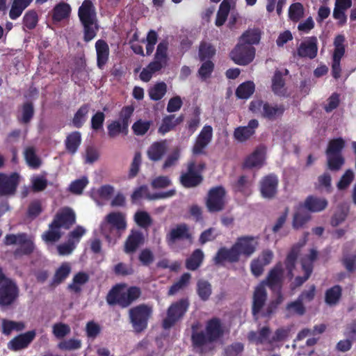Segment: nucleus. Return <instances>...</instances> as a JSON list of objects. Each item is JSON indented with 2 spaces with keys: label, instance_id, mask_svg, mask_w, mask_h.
<instances>
[{
  "label": "nucleus",
  "instance_id": "64",
  "mask_svg": "<svg viewBox=\"0 0 356 356\" xmlns=\"http://www.w3.org/2000/svg\"><path fill=\"white\" fill-rule=\"evenodd\" d=\"M310 216L304 212L298 211L296 212L293 215L292 227L295 229H299L309 220Z\"/></svg>",
  "mask_w": 356,
  "mask_h": 356
},
{
  "label": "nucleus",
  "instance_id": "22",
  "mask_svg": "<svg viewBox=\"0 0 356 356\" xmlns=\"http://www.w3.org/2000/svg\"><path fill=\"white\" fill-rule=\"evenodd\" d=\"M278 179L275 175L265 176L260 181V191L265 198H273L277 193Z\"/></svg>",
  "mask_w": 356,
  "mask_h": 356
},
{
  "label": "nucleus",
  "instance_id": "27",
  "mask_svg": "<svg viewBox=\"0 0 356 356\" xmlns=\"http://www.w3.org/2000/svg\"><path fill=\"white\" fill-rule=\"evenodd\" d=\"M183 120L184 116L182 115L177 118H176L174 114L166 115L163 118L161 124L158 129V132L161 135H165L174 129L178 124L181 123Z\"/></svg>",
  "mask_w": 356,
  "mask_h": 356
},
{
  "label": "nucleus",
  "instance_id": "61",
  "mask_svg": "<svg viewBox=\"0 0 356 356\" xmlns=\"http://www.w3.org/2000/svg\"><path fill=\"white\" fill-rule=\"evenodd\" d=\"M71 332L69 325L64 323H56L52 326V333L57 339H63Z\"/></svg>",
  "mask_w": 356,
  "mask_h": 356
},
{
  "label": "nucleus",
  "instance_id": "54",
  "mask_svg": "<svg viewBox=\"0 0 356 356\" xmlns=\"http://www.w3.org/2000/svg\"><path fill=\"white\" fill-rule=\"evenodd\" d=\"M304 15V8L301 3H292L289 8V17L293 22H298Z\"/></svg>",
  "mask_w": 356,
  "mask_h": 356
},
{
  "label": "nucleus",
  "instance_id": "37",
  "mask_svg": "<svg viewBox=\"0 0 356 356\" xmlns=\"http://www.w3.org/2000/svg\"><path fill=\"white\" fill-rule=\"evenodd\" d=\"M299 252L300 250L298 247H292L289 253L287 254L286 259L284 261L285 267L288 272L287 276L290 280H291L293 277V271L296 267V264L297 261Z\"/></svg>",
  "mask_w": 356,
  "mask_h": 356
},
{
  "label": "nucleus",
  "instance_id": "30",
  "mask_svg": "<svg viewBox=\"0 0 356 356\" xmlns=\"http://www.w3.org/2000/svg\"><path fill=\"white\" fill-rule=\"evenodd\" d=\"M104 219L121 233L127 228L125 216L121 212H111L105 216Z\"/></svg>",
  "mask_w": 356,
  "mask_h": 356
},
{
  "label": "nucleus",
  "instance_id": "53",
  "mask_svg": "<svg viewBox=\"0 0 356 356\" xmlns=\"http://www.w3.org/2000/svg\"><path fill=\"white\" fill-rule=\"evenodd\" d=\"M327 166L331 171H339L345 163V159L342 154L326 155Z\"/></svg>",
  "mask_w": 356,
  "mask_h": 356
},
{
  "label": "nucleus",
  "instance_id": "38",
  "mask_svg": "<svg viewBox=\"0 0 356 356\" xmlns=\"http://www.w3.org/2000/svg\"><path fill=\"white\" fill-rule=\"evenodd\" d=\"M270 329L268 326L261 327L258 332L252 331L248 334L250 341H254L257 344H264L270 339Z\"/></svg>",
  "mask_w": 356,
  "mask_h": 356
},
{
  "label": "nucleus",
  "instance_id": "18",
  "mask_svg": "<svg viewBox=\"0 0 356 356\" xmlns=\"http://www.w3.org/2000/svg\"><path fill=\"white\" fill-rule=\"evenodd\" d=\"M175 194V190H170L166 192L150 194L149 193L148 187L146 185H143L134 190L131 194V198L132 202H135L136 200H138L143 197L147 200H153L168 198L173 196Z\"/></svg>",
  "mask_w": 356,
  "mask_h": 356
},
{
  "label": "nucleus",
  "instance_id": "36",
  "mask_svg": "<svg viewBox=\"0 0 356 356\" xmlns=\"http://www.w3.org/2000/svg\"><path fill=\"white\" fill-rule=\"evenodd\" d=\"M89 111L90 105L88 104L81 105L76 111L72 120L73 127L78 129L81 128L87 120Z\"/></svg>",
  "mask_w": 356,
  "mask_h": 356
},
{
  "label": "nucleus",
  "instance_id": "47",
  "mask_svg": "<svg viewBox=\"0 0 356 356\" xmlns=\"http://www.w3.org/2000/svg\"><path fill=\"white\" fill-rule=\"evenodd\" d=\"M1 327L3 334L10 335L13 330L17 332L22 331L25 328V324L22 321L17 322L3 319L2 321Z\"/></svg>",
  "mask_w": 356,
  "mask_h": 356
},
{
  "label": "nucleus",
  "instance_id": "21",
  "mask_svg": "<svg viewBox=\"0 0 356 356\" xmlns=\"http://www.w3.org/2000/svg\"><path fill=\"white\" fill-rule=\"evenodd\" d=\"M240 258L234 245L230 248L222 247L218 249L213 260L216 265L222 266L225 261L237 263Z\"/></svg>",
  "mask_w": 356,
  "mask_h": 356
},
{
  "label": "nucleus",
  "instance_id": "29",
  "mask_svg": "<svg viewBox=\"0 0 356 356\" xmlns=\"http://www.w3.org/2000/svg\"><path fill=\"white\" fill-rule=\"evenodd\" d=\"M100 232L104 236L108 243L115 244L117 239L120 238L122 233L111 226L106 220H104L100 225Z\"/></svg>",
  "mask_w": 356,
  "mask_h": 356
},
{
  "label": "nucleus",
  "instance_id": "9",
  "mask_svg": "<svg viewBox=\"0 0 356 356\" xmlns=\"http://www.w3.org/2000/svg\"><path fill=\"white\" fill-rule=\"evenodd\" d=\"M190 306L187 298H181L172 302L167 309L166 317L163 320L162 326L164 329H170L183 318Z\"/></svg>",
  "mask_w": 356,
  "mask_h": 356
},
{
  "label": "nucleus",
  "instance_id": "14",
  "mask_svg": "<svg viewBox=\"0 0 356 356\" xmlns=\"http://www.w3.org/2000/svg\"><path fill=\"white\" fill-rule=\"evenodd\" d=\"M233 245L239 257L242 255L248 258L256 251L258 242L254 236H243L238 237Z\"/></svg>",
  "mask_w": 356,
  "mask_h": 356
},
{
  "label": "nucleus",
  "instance_id": "45",
  "mask_svg": "<svg viewBox=\"0 0 356 356\" xmlns=\"http://www.w3.org/2000/svg\"><path fill=\"white\" fill-rule=\"evenodd\" d=\"M196 291L200 300L207 301L212 293L211 284L207 280H200L197 282Z\"/></svg>",
  "mask_w": 356,
  "mask_h": 356
},
{
  "label": "nucleus",
  "instance_id": "11",
  "mask_svg": "<svg viewBox=\"0 0 356 356\" xmlns=\"http://www.w3.org/2000/svg\"><path fill=\"white\" fill-rule=\"evenodd\" d=\"M255 48L252 46L239 43L230 52L229 56L234 63L247 65L254 58Z\"/></svg>",
  "mask_w": 356,
  "mask_h": 356
},
{
  "label": "nucleus",
  "instance_id": "41",
  "mask_svg": "<svg viewBox=\"0 0 356 356\" xmlns=\"http://www.w3.org/2000/svg\"><path fill=\"white\" fill-rule=\"evenodd\" d=\"M230 2L228 0H223L221 2L216 14L215 22L216 26L220 27L225 23L230 11Z\"/></svg>",
  "mask_w": 356,
  "mask_h": 356
},
{
  "label": "nucleus",
  "instance_id": "32",
  "mask_svg": "<svg viewBox=\"0 0 356 356\" xmlns=\"http://www.w3.org/2000/svg\"><path fill=\"white\" fill-rule=\"evenodd\" d=\"M81 143V134L74 131L69 134L65 140L66 151L70 154H74Z\"/></svg>",
  "mask_w": 356,
  "mask_h": 356
},
{
  "label": "nucleus",
  "instance_id": "42",
  "mask_svg": "<svg viewBox=\"0 0 356 356\" xmlns=\"http://www.w3.org/2000/svg\"><path fill=\"white\" fill-rule=\"evenodd\" d=\"M345 140L342 138H337L329 141L325 150L326 155L342 154V150L345 147Z\"/></svg>",
  "mask_w": 356,
  "mask_h": 356
},
{
  "label": "nucleus",
  "instance_id": "58",
  "mask_svg": "<svg viewBox=\"0 0 356 356\" xmlns=\"http://www.w3.org/2000/svg\"><path fill=\"white\" fill-rule=\"evenodd\" d=\"M136 223L140 227L147 228L152 223V219L147 211H138L134 215Z\"/></svg>",
  "mask_w": 356,
  "mask_h": 356
},
{
  "label": "nucleus",
  "instance_id": "44",
  "mask_svg": "<svg viewBox=\"0 0 356 356\" xmlns=\"http://www.w3.org/2000/svg\"><path fill=\"white\" fill-rule=\"evenodd\" d=\"M284 297L282 294V293L280 291L275 300H273L269 302L267 307L264 311H261L257 314V318H254L255 320H257L259 318V314H261V316L262 317L265 318H269L272 314L275 313L276 310L277 309L279 305L283 302Z\"/></svg>",
  "mask_w": 356,
  "mask_h": 356
},
{
  "label": "nucleus",
  "instance_id": "3",
  "mask_svg": "<svg viewBox=\"0 0 356 356\" xmlns=\"http://www.w3.org/2000/svg\"><path fill=\"white\" fill-rule=\"evenodd\" d=\"M78 16L83 27V40H92L98 31L97 17L95 6L91 0H84L78 10Z\"/></svg>",
  "mask_w": 356,
  "mask_h": 356
},
{
  "label": "nucleus",
  "instance_id": "17",
  "mask_svg": "<svg viewBox=\"0 0 356 356\" xmlns=\"http://www.w3.org/2000/svg\"><path fill=\"white\" fill-rule=\"evenodd\" d=\"M318 54V39L316 36L307 38L297 48V54L300 58L314 59Z\"/></svg>",
  "mask_w": 356,
  "mask_h": 356
},
{
  "label": "nucleus",
  "instance_id": "16",
  "mask_svg": "<svg viewBox=\"0 0 356 356\" xmlns=\"http://www.w3.org/2000/svg\"><path fill=\"white\" fill-rule=\"evenodd\" d=\"M213 129L210 125H204L197 136L193 147V153L195 155L205 154L204 149L211 141Z\"/></svg>",
  "mask_w": 356,
  "mask_h": 356
},
{
  "label": "nucleus",
  "instance_id": "28",
  "mask_svg": "<svg viewBox=\"0 0 356 356\" xmlns=\"http://www.w3.org/2000/svg\"><path fill=\"white\" fill-rule=\"evenodd\" d=\"M264 161V151L261 147H257L244 161L243 166L244 168H252L260 167Z\"/></svg>",
  "mask_w": 356,
  "mask_h": 356
},
{
  "label": "nucleus",
  "instance_id": "1",
  "mask_svg": "<svg viewBox=\"0 0 356 356\" xmlns=\"http://www.w3.org/2000/svg\"><path fill=\"white\" fill-rule=\"evenodd\" d=\"M284 269L282 262H277L271 268L265 280L254 289L252 296V314L253 317L257 318V314L263 309L267 300V291L264 284L273 291L278 289L280 291L283 283Z\"/></svg>",
  "mask_w": 356,
  "mask_h": 356
},
{
  "label": "nucleus",
  "instance_id": "25",
  "mask_svg": "<svg viewBox=\"0 0 356 356\" xmlns=\"http://www.w3.org/2000/svg\"><path fill=\"white\" fill-rule=\"evenodd\" d=\"M97 52V65L99 69H103L108 60L109 47L104 40H98L95 42Z\"/></svg>",
  "mask_w": 356,
  "mask_h": 356
},
{
  "label": "nucleus",
  "instance_id": "51",
  "mask_svg": "<svg viewBox=\"0 0 356 356\" xmlns=\"http://www.w3.org/2000/svg\"><path fill=\"white\" fill-rule=\"evenodd\" d=\"M58 227H54L51 222L49 225V229L45 231L42 238L46 243H55L60 240L62 233Z\"/></svg>",
  "mask_w": 356,
  "mask_h": 356
},
{
  "label": "nucleus",
  "instance_id": "5",
  "mask_svg": "<svg viewBox=\"0 0 356 356\" xmlns=\"http://www.w3.org/2000/svg\"><path fill=\"white\" fill-rule=\"evenodd\" d=\"M133 106L122 107L119 113V119L112 121L107 126L108 136L111 138H115L120 134L127 136L129 133L130 119L134 113Z\"/></svg>",
  "mask_w": 356,
  "mask_h": 356
},
{
  "label": "nucleus",
  "instance_id": "15",
  "mask_svg": "<svg viewBox=\"0 0 356 356\" xmlns=\"http://www.w3.org/2000/svg\"><path fill=\"white\" fill-rule=\"evenodd\" d=\"M19 181V176L17 172H13L10 175L0 172V195L15 194Z\"/></svg>",
  "mask_w": 356,
  "mask_h": 356
},
{
  "label": "nucleus",
  "instance_id": "39",
  "mask_svg": "<svg viewBox=\"0 0 356 356\" xmlns=\"http://www.w3.org/2000/svg\"><path fill=\"white\" fill-rule=\"evenodd\" d=\"M204 255L201 249L195 250L186 260V268L190 270H197L202 264Z\"/></svg>",
  "mask_w": 356,
  "mask_h": 356
},
{
  "label": "nucleus",
  "instance_id": "48",
  "mask_svg": "<svg viewBox=\"0 0 356 356\" xmlns=\"http://www.w3.org/2000/svg\"><path fill=\"white\" fill-rule=\"evenodd\" d=\"M165 152V147L162 143H154L147 151L150 160L158 161L161 159Z\"/></svg>",
  "mask_w": 356,
  "mask_h": 356
},
{
  "label": "nucleus",
  "instance_id": "57",
  "mask_svg": "<svg viewBox=\"0 0 356 356\" xmlns=\"http://www.w3.org/2000/svg\"><path fill=\"white\" fill-rule=\"evenodd\" d=\"M302 268L305 272L304 276H298L295 278L296 286H300L302 285L311 276L313 272L314 266L311 263H307L305 261L301 262Z\"/></svg>",
  "mask_w": 356,
  "mask_h": 356
},
{
  "label": "nucleus",
  "instance_id": "2",
  "mask_svg": "<svg viewBox=\"0 0 356 356\" xmlns=\"http://www.w3.org/2000/svg\"><path fill=\"white\" fill-rule=\"evenodd\" d=\"M199 323L191 325V343L194 349H200V353H204V348L218 341L224 334V329L221 320L213 317L208 320L205 325L204 331H198Z\"/></svg>",
  "mask_w": 356,
  "mask_h": 356
},
{
  "label": "nucleus",
  "instance_id": "55",
  "mask_svg": "<svg viewBox=\"0 0 356 356\" xmlns=\"http://www.w3.org/2000/svg\"><path fill=\"white\" fill-rule=\"evenodd\" d=\"M24 157L28 165L33 168L38 169L41 165V161L36 155L33 147H28L24 152Z\"/></svg>",
  "mask_w": 356,
  "mask_h": 356
},
{
  "label": "nucleus",
  "instance_id": "4",
  "mask_svg": "<svg viewBox=\"0 0 356 356\" xmlns=\"http://www.w3.org/2000/svg\"><path fill=\"white\" fill-rule=\"evenodd\" d=\"M19 292L16 282L6 277L0 268V306L7 307L13 305L17 299Z\"/></svg>",
  "mask_w": 356,
  "mask_h": 356
},
{
  "label": "nucleus",
  "instance_id": "13",
  "mask_svg": "<svg viewBox=\"0 0 356 356\" xmlns=\"http://www.w3.org/2000/svg\"><path fill=\"white\" fill-rule=\"evenodd\" d=\"M76 222V213L72 209L65 207L60 209L51 221V225L70 229Z\"/></svg>",
  "mask_w": 356,
  "mask_h": 356
},
{
  "label": "nucleus",
  "instance_id": "46",
  "mask_svg": "<svg viewBox=\"0 0 356 356\" xmlns=\"http://www.w3.org/2000/svg\"><path fill=\"white\" fill-rule=\"evenodd\" d=\"M166 92L167 85L163 81L156 83L148 90L149 98L154 101H159L165 95Z\"/></svg>",
  "mask_w": 356,
  "mask_h": 356
},
{
  "label": "nucleus",
  "instance_id": "62",
  "mask_svg": "<svg viewBox=\"0 0 356 356\" xmlns=\"http://www.w3.org/2000/svg\"><path fill=\"white\" fill-rule=\"evenodd\" d=\"M38 22V16L37 13L33 10L26 12L23 17V24L29 30L35 28Z\"/></svg>",
  "mask_w": 356,
  "mask_h": 356
},
{
  "label": "nucleus",
  "instance_id": "59",
  "mask_svg": "<svg viewBox=\"0 0 356 356\" xmlns=\"http://www.w3.org/2000/svg\"><path fill=\"white\" fill-rule=\"evenodd\" d=\"M286 309L289 314H297L299 316H302L306 311L302 301L298 298L296 300L288 303Z\"/></svg>",
  "mask_w": 356,
  "mask_h": 356
},
{
  "label": "nucleus",
  "instance_id": "19",
  "mask_svg": "<svg viewBox=\"0 0 356 356\" xmlns=\"http://www.w3.org/2000/svg\"><path fill=\"white\" fill-rule=\"evenodd\" d=\"M36 336L35 330L18 334L8 343V348L13 351H18L29 347Z\"/></svg>",
  "mask_w": 356,
  "mask_h": 356
},
{
  "label": "nucleus",
  "instance_id": "20",
  "mask_svg": "<svg viewBox=\"0 0 356 356\" xmlns=\"http://www.w3.org/2000/svg\"><path fill=\"white\" fill-rule=\"evenodd\" d=\"M192 238L193 236L190 232L189 227L186 223L178 224L166 235V241L168 245H172L177 241H191Z\"/></svg>",
  "mask_w": 356,
  "mask_h": 356
},
{
  "label": "nucleus",
  "instance_id": "26",
  "mask_svg": "<svg viewBox=\"0 0 356 356\" xmlns=\"http://www.w3.org/2000/svg\"><path fill=\"white\" fill-rule=\"evenodd\" d=\"M327 200L324 197L309 195L304 202V207L311 212H320L327 207Z\"/></svg>",
  "mask_w": 356,
  "mask_h": 356
},
{
  "label": "nucleus",
  "instance_id": "31",
  "mask_svg": "<svg viewBox=\"0 0 356 356\" xmlns=\"http://www.w3.org/2000/svg\"><path fill=\"white\" fill-rule=\"evenodd\" d=\"M124 291H122L120 285H115L108 291L106 296V302L109 305H118L122 308L124 307Z\"/></svg>",
  "mask_w": 356,
  "mask_h": 356
},
{
  "label": "nucleus",
  "instance_id": "33",
  "mask_svg": "<svg viewBox=\"0 0 356 356\" xmlns=\"http://www.w3.org/2000/svg\"><path fill=\"white\" fill-rule=\"evenodd\" d=\"M71 270L72 268L69 263H62L61 265L56 269L50 283V286H56L63 283L70 275Z\"/></svg>",
  "mask_w": 356,
  "mask_h": 356
},
{
  "label": "nucleus",
  "instance_id": "8",
  "mask_svg": "<svg viewBox=\"0 0 356 356\" xmlns=\"http://www.w3.org/2000/svg\"><path fill=\"white\" fill-rule=\"evenodd\" d=\"M204 162L196 163L191 161L187 163V171L182 172L179 177L181 184L186 188H194L200 185L203 181L202 171L205 169Z\"/></svg>",
  "mask_w": 356,
  "mask_h": 356
},
{
  "label": "nucleus",
  "instance_id": "52",
  "mask_svg": "<svg viewBox=\"0 0 356 356\" xmlns=\"http://www.w3.org/2000/svg\"><path fill=\"white\" fill-rule=\"evenodd\" d=\"M216 54V49L209 43L202 42L200 44L198 56L201 61L210 60Z\"/></svg>",
  "mask_w": 356,
  "mask_h": 356
},
{
  "label": "nucleus",
  "instance_id": "23",
  "mask_svg": "<svg viewBox=\"0 0 356 356\" xmlns=\"http://www.w3.org/2000/svg\"><path fill=\"white\" fill-rule=\"evenodd\" d=\"M258 127L259 122L257 120H250L247 126H240L234 129V137L238 142H245L255 134Z\"/></svg>",
  "mask_w": 356,
  "mask_h": 356
},
{
  "label": "nucleus",
  "instance_id": "34",
  "mask_svg": "<svg viewBox=\"0 0 356 356\" xmlns=\"http://www.w3.org/2000/svg\"><path fill=\"white\" fill-rule=\"evenodd\" d=\"M89 275L85 272H79L72 278V283L67 286V289L74 293H80L82 291L81 286L88 282Z\"/></svg>",
  "mask_w": 356,
  "mask_h": 356
},
{
  "label": "nucleus",
  "instance_id": "56",
  "mask_svg": "<svg viewBox=\"0 0 356 356\" xmlns=\"http://www.w3.org/2000/svg\"><path fill=\"white\" fill-rule=\"evenodd\" d=\"M285 81L280 71H275L272 79V90L276 95H281Z\"/></svg>",
  "mask_w": 356,
  "mask_h": 356
},
{
  "label": "nucleus",
  "instance_id": "24",
  "mask_svg": "<svg viewBox=\"0 0 356 356\" xmlns=\"http://www.w3.org/2000/svg\"><path fill=\"white\" fill-rule=\"evenodd\" d=\"M144 242L143 234L139 230L131 229L124 242V252L129 254H133L136 252L140 246L143 245Z\"/></svg>",
  "mask_w": 356,
  "mask_h": 356
},
{
  "label": "nucleus",
  "instance_id": "63",
  "mask_svg": "<svg viewBox=\"0 0 356 356\" xmlns=\"http://www.w3.org/2000/svg\"><path fill=\"white\" fill-rule=\"evenodd\" d=\"M198 70V76L202 80L209 78L214 70V63L211 60L202 61Z\"/></svg>",
  "mask_w": 356,
  "mask_h": 356
},
{
  "label": "nucleus",
  "instance_id": "40",
  "mask_svg": "<svg viewBox=\"0 0 356 356\" xmlns=\"http://www.w3.org/2000/svg\"><path fill=\"white\" fill-rule=\"evenodd\" d=\"M342 295V288L340 285H334L326 290L325 293V302L328 305H335L340 300Z\"/></svg>",
  "mask_w": 356,
  "mask_h": 356
},
{
  "label": "nucleus",
  "instance_id": "35",
  "mask_svg": "<svg viewBox=\"0 0 356 356\" xmlns=\"http://www.w3.org/2000/svg\"><path fill=\"white\" fill-rule=\"evenodd\" d=\"M72 9L65 2L57 3L52 10V19L54 22H60L70 17Z\"/></svg>",
  "mask_w": 356,
  "mask_h": 356
},
{
  "label": "nucleus",
  "instance_id": "50",
  "mask_svg": "<svg viewBox=\"0 0 356 356\" xmlns=\"http://www.w3.org/2000/svg\"><path fill=\"white\" fill-rule=\"evenodd\" d=\"M141 295V290L138 286H130L126 292H124V307H128L134 301L138 300Z\"/></svg>",
  "mask_w": 356,
  "mask_h": 356
},
{
  "label": "nucleus",
  "instance_id": "43",
  "mask_svg": "<svg viewBox=\"0 0 356 356\" xmlns=\"http://www.w3.org/2000/svg\"><path fill=\"white\" fill-rule=\"evenodd\" d=\"M255 86L252 81H248L240 84L236 90V96L242 99H248L254 92Z\"/></svg>",
  "mask_w": 356,
  "mask_h": 356
},
{
  "label": "nucleus",
  "instance_id": "49",
  "mask_svg": "<svg viewBox=\"0 0 356 356\" xmlns=\"http://www.w3.org/2000/svg\"><path fill=\"white\" fill-rule=\"evenodd\" d=\"M260 33L257 29H248L241 37V43L252 46L259 42Z\"/></svg>",
  "mask_w": 356,
  "mask_h": 356
},
{
  "label": "nucleus",
  "instance_id": "7",
  "mask_svg": "<svg viewBox=\"0 0 356 356\" xmlns=\"http://www.w3.org/2000/svg\"><path fill=\"white\" fill-rule=\"evenodd\" d=\"M152 315V308L146 304L138 305L129 310L130 323L136 332H141L147 329Z\"/></svg>",
  "mask_w": 356,
  "mask_h": 356
},
{
  "label": "nucleus",
  "instance_id": "60",
  "mask_svg": "<svg viewBox=\"0 0 356 356\" xmlns=\"http://www.w3.org/2000/svg\"><path fill=\"white\" fill-rule=\"evenodd\" d=\"M105 114L102 111H97L91 118V129L95 132H98L103 129L105 121Z\"/></svg>",
  "mask_w": 356,
  "mask_h": 356
},
{
  "label": "nucleus",
  "instance_id": "12",
  "mask_svg": "<svg viewBox=\"0 0 356 356\" xmlns=\"http://www.w3.org/2000/svg\"><path fill=\"white\" fill-rule=\"evenodd\" d=\"M168 42L167 40H162L157 45L154 60L147 66L153 74L160 71L167 65L168 61Z\"/></svg>",
  "mask_w": 356,
  "mask_h": 356
},
{
  "label": "nucleus",
  "instance_id": "6",
  "mask_svg": "<svg viewBox=\"0 0 356 356\" xmlns=\"http://www.w3.org/2000/svg\"><path fill=\"white\" fill-rule=\"evenodd\" d=\"M249 110L257 115L269 120H274L283 115L285 107L283 104L273 106L267 102L257 99L250 103Z\"/></svg>",
  "mask_w": 356,
  "mask_h": 356
},
{
  "label": "nucleus",
  "instance_id": "10",
  "mask_svg": "<svg viewBox=\"0 0 356 356\" xmlns=\"http://www.w3.org/2000/svg\"><path fill=\"white\" fill-rule=\"evenodd\" d=\"M226 203V191L223 186H218L209 189L205 198V205L209 212L223 211Z\"/></svg>",
  "mask_w": 356,
  "mask_h": 356
}]
</instances>
